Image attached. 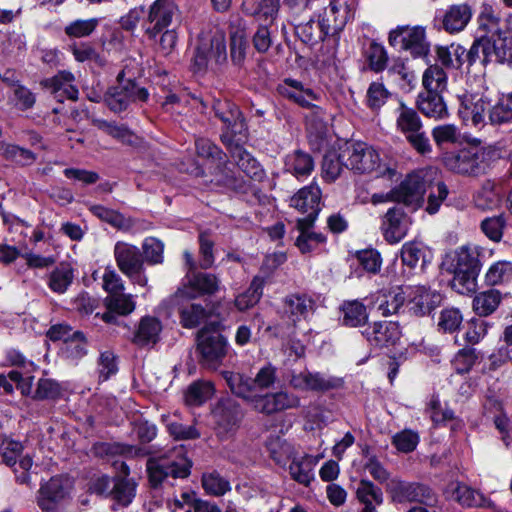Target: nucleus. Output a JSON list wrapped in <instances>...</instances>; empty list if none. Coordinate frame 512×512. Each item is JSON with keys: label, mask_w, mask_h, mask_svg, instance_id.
Here are the masks:
<instances>
[{"label": "nucleus", "mask_w": 512, "mask_h": 512, "mask_svg": "<svg viewBox=\"0 0 512 512\" xmlns=\"http://www.w3.org/2000/svg\"><path fill=\"white\" fill-rule=\"evenodd\" d=\"M136 494V483L128 478H116L110 491V496L118 504L128 506Z\"/></svg>", "instance_id": "obj_49"}, {"label": "nucleus", "mask_w": 512, "mask_h": 512, "mask_svg": "<svg viewBox=\"0 0 512 512\" xmlns=\"http://www.w3.org/2000/svg\"><path fill=\"white\" fill-rule=\"evenodd\" d=\"M490 51L495 62L512 61V36L498 34L490 39Z\"/></svg>", "instance_id": "obj_55"}, {"label": "nucleus", "mask_w": 512, "mask_h": 512, "mask_svg": "<svg viewBox=\"0 0 512 512\" xmlns=\"http://www.w3.org/2000/svg\"><path fill=\"white\" fill-rule=\"evenodd\" d=\"M396 113L397 130L405 136L406 140L419 154L430 153L432 147L426 133L422 130V121L417 112L400 102Z\"/></svg>", "instance_id": "obj_4"}, {"label": "nucleus", "mask_w": 512, "mask_h": 512, "mask_svg": "<svg viewBox=\"0 0 512 512\" xmlns=\"http://www.w3.org/2000/svg\"><path fill=\"white\" fill-rule=\"evenodd\" d=\"M70 489L71 482L68 478L52 477L41 486L37 496V504L43 511L50 512L69 495Z\"/></svg>", "instance_id": "obj_12"}, {"label": "nucleus", "mask_w": 512, "mask_h": 512, "mask_svg": "<svg viewBox=\"0 0 512 512\" xmlns=\"http://www.w3.org/2000/svg\"><path fill=\"white\" fill-rule=\"evenodd\" d=\"M92 123L98 129L124 144L132 145L135 142V135L123 125H117L114 122H107L103 119H93Z\"/></svg>", "instance_id": "obj_52"}, {"label": "nucleus", "mask_w": 512, "mask_h": 512, "mask_svg": "<svg viewBox=\"0 0 512 512\" xmlns=\"http://www.w3.org/2000/svg\"><path fill=\"white\" fill-rule=\"evenodd\" d=\"M343 324L350 327H357L366 323L368 313L363 303L358 300L346 301L342 304Z\"/></svg>", "instance_id": "obj_43"}, {"label": "nucleus", "mask_w": 512, "mask_h": 512, "mask_svg": "<svg viewBox=\"0 0 512 512\" xmlns=\"http://www.w3.org/2000/svg\"><path fill=\"white\" fill-rule=\"evenodd\" d=\"M412 224L411 218L402 209L392 207L382 218L381 231L389 244L399 243L407 235Z\"/></svg>", "instance_id": "obj_14"}, {"label": "nucleus", "mask_w": 512, "mask_h": 512, "mask_svg": "<svg viewBox=\"0 0 512 512\" xmlns=\"http://www.w3.org/2000/svg\"><path fill=\"white\" fill-rule=\"evenodd\" d=\"M445 494L449 499L457 501L462 506L485 507L490 505L482 493L458 481L450 482L445 489Z\"/></svg>", "instance_id": "obj_27"}, {"label": "nucleus", "mask_w": 512, "mask_h": 512, "mask_svg": "<svg viewBox=\"0 0 512 512\" xmlns=\"http://www.w3.org/2000/svg\"><path fill=\"white\" fill-rule=\"evenodd\" d=\"M487 406L495 413L493 421L502 441L506 445H509L512 441V420L506 415V413H504L503 405L500 401L490 399L487 402Z\"/></svg>", "instance_id": "obj_41"}, {"label": "nucleus", "mask_w": 512, "mask_h": 512, "mask_svg": "<svg viewBox=\"0 0 512 512\" xmlns=\"http://www.w3.org/2000/svg\"><path fill=\"white\" fill-rule=\"evenodd\" d=\"M215 115L223 122L225 131L232 140L244 128V119L239 108L229 101H216L213 105Z\"/></svg>", "instance_id": "obj_26"}, {"label": "nucleus", "mask_w": 512, "mask_h": 512, "mask_svg": "<svg viewBox=\"0 0 512 512\" xmlns=\"http://www.w3.org/2000/svg\"><path fill=\"white\" fill-rule=\"evenodd\" d=\"M418 108L426 116L442 119L448 111L440 92H424L418 97Z\"/></svg>", "instance_id": "obj_36"}, {"label": "nucleus", "mask_w": 512, "mask_h": 512, "mask_svg": "<svg viewBox=\"0 0 512 512\" xmlns=\"http://www.w3.org/2000/svg\"><path fill=\"white\" fill-rule=\"evenodd\" d=\"M321 199L320 188L316 184L303 187L290 200V205L298 211L306 214L305 217L297 221L303 225L305 223H314L318 213Z\"/></svg>", "instance_id": "obj_15"}, {"label": "nucleus", "mask_w": 512, "mask_h": 512, "mask_svg": "<svg viewBox=\"0 0 512 512\" xmlns=\"http://www.w3.org/2000/svg\"><path fill=\"white\" fill-rule=\"evenodd\" d=\"M486 282L490 285H497L512 279V262L498 261L490 266L486 275Z\"/></svg>", "instance_id": "obj_61"}, {"label": "nucleus", "mask_w": 512, "mask_h": 512, "mask_svg": "<svg viewBox=\"0 0 512 512\" xmlns=\"http://www.w3.org/2000/svg\"><path fill=\"white\" fill-rule=\"evenodd\" d=\"M408 297L410 310L417 316L429 314L442 300L438 292L423 286L409 288Z\"/></svg>", "instance_id": "obj_21"}, {"label": "nucleus", "mask_w": 512, "mask_h": 512, "mask_svg": "<svg viewBox=\"0 0 512 512\" xmlns=\"http://www.w3.org/2000/svg\"><path fill=\"white\" fill-rule=\"evenodd\" d=\"M342 155L346 156V168L356 173H375L376 177L394 174V170L381 162L379 153L366 143H348L343 147Z\"/></svg>", "instance_id": "obj_3"}, {"label": "nucleus", "mask_w": 512, "mask_h": 512, "mask_svg": "<svg viewBox=\"0 0 512 512\" xmlns=\"http://www.w3.org/2000/svg\"><path fill=\"white\" fill-rule=\"evenodd\" d=\"M148 92L145 88L137 85L119 83L108 89L104 101L108 108L119 113L127 109L129 104L134 101H146Z\"/></svg>", "instance_id": "obj_10"}, {"label": "nucleus", "mask_w": 512, "mask_h": 512, "mask_svg": "<svg viewBox=\"0 0 512 512\" xmlns=\"http://www.w3.org/2000/svg\"><path fill=\"white\" fill-rule=\"evenodd\" d=\"M177 12L178 7L173 0H155L147 16L148 26L145 28V33L148 37L154 39L167 29Z\"/></svg>", "instance_id": "obj_11"}, {"label": "nucleus", "mask_w": 512, "mask_h": 512, "mask_svg": "<svg viewBox=\"0 0 512 512\" xmlns=\"http://www.w3.org/2000/svg\"><path fill=\"white\" fill-rule=\"evenodd\" d=\"M278 92L285 98L295 102L303 108L311 106V103L318 101L320 96L309 87L295 79H285L278 86Z\"/></svg>", "instance_id": "obj_25"}, {"label": "nucleus", "mask_w": 512, "mask_h": 512, "mask_svg": "<svg viewBox=\"0 0 512 512\" xmlns=\"http://www.w3.org/2000/svg\"><path fill=\"white\" fill-rule=\"evenodd\" d=\"M472 17V9L466 4H456L450 6L442 20L443 28L450 34L462 31Z\"/></svg>", "instance_id": "obj_31"}, {"label": "nucleus", "mask_w": 512, "mask_h": 512, "mask_svg": "<svg viewBox=\"0 0 512 512\" xmlns=\"http://www.w3.org/2000/svg\"><path fill=\"white\" fill-rule=\"evenodd\" d=\"M387 491L392 499L398 503L420 502L428 504L432 500L431 490L418 483H410L399 479H392L387 484Z\"/></svg>", "instance_id": "obj_16"}, {"label": "nucleus", "mask_w": 512, "mask_h": 512, "mask_svg": "<svg viewBox=\"0 0 512 512\" xmlns=\"http://www.w3.org/2000/svg\"><path fill=\"white\" fill-rule=\"evenodd\" d=\"M42 85L60 102L78 98L79 91L75 85V77L69 71L58 72L55 76L42 81Z\"/></svg>", "instance_id": "obj_20"}, {"label": "nucleus", "mask_w": 512, "mask_h": 512, "mask_svg": "<svg viewBox=\"0 0 512 512\" xmlns=\"http://www.w3.org/2000/svg\"><path fill=\"white\" fill-rule=\"evenodd\" d=\"M466 59L469 65H473L477 61L483 65L493 62L490 51V38L483 37L474 41L466 54Z\"/></svg>", "instance_id": "obj_57"}, {"label": "nucleus", "mask_w": 512, "mask_h": 512, "mask_svg": "<svg viewBox=\"0 0 512 512\" xmlns=\"http://www.w3.org/2000/svg\"><path fill=\"white\" fill-rule=\"evenodd\" d=\"M271 458L277 464H285L293 457L294 447L280 436L270 437L266 442Z\"/></svg>", "instance_id": "obj_53"}, {"label": "nucleus", "mask_w": 512, "mask_h": 512, "mask_svg": "<svg viewBox=\"0 0 512 512\" xmlns=\"http://www.w3.org/2000/svg\"><path fill=\"white\" fill-rule=\"evenodd\" d=\"M214 394V387L211 382L196 381L187 388L184 399L189 406H200L209 400Z\"/></svg>", "instance_id": "obj_46"}, {"label": "nucleus", "mask_w": 512, "mask_h": 512, "mask_svg": "<svg viewBox=\"0 0 512 512\" xmlns=\"http://www.w3.org/2000/svg\"><path fill=\"white\" fill-rule=\"evenodd\" d=\"M227 60L226 45L222 35L214 36L209 42L201 41L192 59L195 73H203L208 68L214 69Z\"/></svg>", "instance_id": "obj_7"}, {"label": "nucleus", "mask_w": 512, "mask_h": 512, "mask_svg": "<svg viewBox=\"0 0 512 512\" xmlns=\"http://www.w3.org/2000/svg\"><path fill=\"white\" fill-rule=\"evenodd\" d=\"M314 310V301L306 294H291L283 301V312L293 323L306 319Z\"/></svg>", "instance_id": "obj_30"}, {"label": "nucleus", "mask_w": 512, "mask_h": 512, "mask_svg": "<svg viewBox=\"0 0 512 512\" xmlns=\"http://www.w3.org/2000/svg\"><path fill=\"white\" fill-rule=\"evenodd\" d=\"M221 141L229 150L239 169L248 177L257 180L263 177L264 171L259 162L242 146L232 140L228 133H222Z\"/></svg>", "instance_id": "obj_18"}, {"label": "nucleus", "mask_w": 512, "mask_h": 512, "mask_svg": "<svg viewBox=\"0 0 512 512\" xmlns=\"http://www.w3.org/2000/svg\"><path fill=\"white\" fill-rule=\"evenodd\" d=\"M425 192V182L418 174H410L394 188L396 202L413 209L419 208L423 203V195Z\"/></svg>", "instance_id": "obj_19"}, {"label": "nucleus", "mask_w": 512, "mask_h": 512, "mask_svg": "<svg viewBox=\"0 0 512 512\" xmlns=\"http://www.w3.org/2000/svg\"><path fill=\"white\" fill-rule=\"evenodd\" d=\"M351 18L350 7L338 0L330 1L320 16L323 27L328 34L341 31Z\"/></svg>", "instance_id": "obj_24"}, {"label": "nucleus", "mask_w": 512, "mask_h": 512, "mask_svg": "<svg viewBox=\"0 0 512 512\" xmlns=\"http://www.w3.org/2000/svg\"><path fill=\"white\" fill-rule=\"evenodd\" d=\"M105 303L110 312H116L119 315H128L135 309V301L131 294L122 292L116 295L107 296Z\"/></svg>", "instance_id": "obj_59"}, {"label": "nucleus", "mask_w": 512, "mask_h": 512, "mask_svg": "<svg viewBox=\"0 0 512 512\" xmlns=\"http://www.w3.org/2000/svg\"><path fill=\"white\" fill-rule=\"evenodd\" d=\"M217 425L224 431H231L241 420L242 413L238 405L232 401L219 403L213 410Z\"/></svg>", "instance_id": "obj_35"}, {"label": "nucleus", "mask_w": 512, "mask_h": 512, "mask_svg": "<svg viewBox=\"0 0 512 512\" xmlns=\"http://www.w3.org/2000/svg\"><path fill=\"white\" fill-rule=\"evenodd\" d=\"M405 293L400 287L379 291L375 295L374 307L382 316L396 314L403 306Z\"/></svg>", "instance_id": "obj_32"}, {"label": "nucleus", "mask_w": 512, "mask_h": 512, "mask_svg": "<svg viewBox=\"0 0 512 512\" xmlns=\"http://www.w3.org/2000/svg\"><path fill=\"white\" fill-rule=\"evenodd\" d=\"M312 225L313 223L302 225L300 221H297L300 235L296 239V246L303 254L313 251L319 244L325 241V237L321 233L311 231Z\"/></svg>", "instance_id": "obj_47"}, {"label": "nucleus", "mask_w": 512, "mask_h": 512, "mask_svg": "<svg viewBox=\"0 0 512 512\" xmlns=\"http://www.w3.org/2000/svg\"><path fill=\"white\" fill-rule=\"evenodd\" d=\"M489 103L483 98L466 97L460 105L459 116L466 126L480 129L485 125L486 110Z\"/></svg>", "instance_id": "obj_28"}, {"label": "nucleus", "mask_w": 512, "mask_h": 512, "mask_svg": "<svg viewBox=\"0 0 512 512\" xmlns=\"http://www.w3.org/2000/svg\"><path fill=\"white\" fill-rule=\"evenodd\" d=\"M180 323L184 328H195L208 318V311L201 304L185 303L178 308Z\"/></svg>", "instance_id": "obj_40"}, {"label": "nucleus", "mask_w": 512, "mask_h": 512, "mask_svg": "<svg viewBox=\"0 0 512 512\" xmlns=\"http://www.w3.org/2000/svg\"><path fill=\"white\" fill-rule=\"evenodd\" d=\"M289 385L298 391L325 392L337 388L341 381L335 377H329L319 372L308 370L293 373L289 379Z\"/></svg>", "instance_id": "obj_13"}, {"label": "nucleus", "mask_w": 512, "mask_h": 512, "mask_svg": "<svg viewBox=\"0 0 512 512\" xmlns=\"http://www.w3.org/2000/svg\"><path fill=\"white\" fill-rule=\"evenodd\" d=\"M2 155L9 161L25 166L32 164L36 157L34 153L25 148L13 144L2 146Z\"/></svg>", "instance_id": "obj_63"}, {"label": "nucleus", "mask_w": 512, "mask_h": 512, "mask_svg": "<svg viewBox=\"0 0 512 512\" xmlns=\"http://www.w3.org/2000/svg\"><path fill=\"white\" fill-rule=\"evenodd\" d=\"M202 486L206 493L214 496H222L231 488L229 481L217 472L203 474Z\"/></svg>", "instance_id": "obj_60"}, {"label": "nucleus", "mask_w": 512, "mask_h": 512, "mask_svg": "<svg viewBox=\"0 0 512 512\" xmlns=\"http://www.w3.org/2000/svg\"><path fill=\"white\" fill-rule=\"evenodd\" d=\"M368 342L375 347L395 345L400 339L399 326L391 321L375 322L363 332Z\"/></svg>", "instance_id": "obj_22"}, {"label": "nucleus", "mask_w": 512, "mask_h": 512, "mask_svg": "<svg viewBox=\"0 0 512 512\" xmlns=\"http://www.w3.org/2000/svg\"><path fill=\"white\" fill-rule=\"evenodd\" d=\"M184 258L186 264L189 266L187 283L182 288L178 289L175 294V298H196L202 295H211L218 291L220 280L219 278L211 273L194 272L196 264L193 260V256L189 251L184 252Z\"/></svg>", "instance_id": "obj_6"}, {"label": "nucleus", "mask_w": 512, "mask_h": 512, "mask_svg": "<svg viewBox=\"0 0 512 512\" xmlns=\"http://www.w3.org/2000/svg\"><path fill=\"white\" fill-rule=\"evenodd\" d=\"M501 302V294L498 290L490 289L477 294L473 299V310L479 316L492 314Z\"/></svg>", "instance_id": "obj_45"}, {"label": "nucleus", "mask_w": 512, "mask_h": 512, "mask_svg": "<svg viewBox=\"0 0 512 512\" xmlns=\"http://www.w3.org/2000/svg\"><path fill=\"white\" fill-rule=\"evenodd\" d=\"M423 85L426 92H442L446 89L447 75L445 71L437 66H430L423 74Z\"/></svg>", "instance_id": "obj_56"}, {"label": "nucleus", "mask_w": 512, "mask_h": 512, "mask_svg": "<svg viewBox=\"0 0 512 512\" xmlns=\"http://www.w3.org/2000/svg\"><path fill=\"white\" fill-rule=\"evenodd\" d=\"M285 168L297 178L309 175L313 168L314 162L312 157L301 151H296L286 157Z\"/></svg>", "instance_id": "obj_44"}, {"label": "nucleus", "mask_w": 512, "mask_h": 512, "mask_svg": "<svg viewBox=\"0 0 512 512\" xmlns=\"http://www.w3.org/2000/svg\"><path fill=\"white\" fill-rule=\"evenodd\" d=\"M198 350L202 360L209 367L215 368L226 354V340L219 333H208L201 330L198 333Z\"/></svg>", "instance_id": "obj_17"}, {"label": "nucleus", "mask_w": 512, "mask_h": 512, "mask_svg": "<svg viewBox=\"0 0 512 512\" xmlns=\"http://www.w3.org/2000/svg\"><path fill=\"white\" fill-rule=\"evenodd\" d=\"M162 331L161 322L151 316L143 317L132 339L137 346L144 347L154 345L158 340Z\"/></svg>", "instance_id": "obj_34"}, {"label": "nucleus", "mask_w": 512, "mask_h": 512, "mask_svg": "<svg viewBox=\"0 0 512 512\" xmlns=\"http://www.w3.org/2000/svg\"><path fill=\"white\" fill-rule=\"evenodd\" d=\"M192 463L186 456L183 446H177L163 455L152 457L147 461V473L151 486L158 487L168 477L187 478Z\"/></svg>", "instance_id": "obj_2"}, {"label": "nucleus", "mask_w": 512, "mask_h": 512, "mask_svg": "<svg viewBox=\"0 0 512 512\" xmlns=\"http://www.w3.org/2000/svg\"><path fill=\"white\" fill-rule=\"evenodd\" d=\"M61 353L63 357L73 362L83 358L87 353V345L83 334L75 331L72 337L62 344Z\"/></svg>", "instance_id": "obj_51"}, {"label": "nucleus", "mask_w": 512, "mask_h": 512, "mask_svg": "<svg viewBox=\"0 0 512 512\" xmlns=\"http://www.w3.org/2000/svg\"><path fill=\"white\" fill-rule=\"evenodd\" d=\"M222 376L231 391L250 403L257 412L270 415L300 406V398L293 393H263L277 381V369L271 364L260 368L254 378L230 371L222 372Z\"/></svg>", "instance_id": "obj_1"}, {"label": "nucleus", "mask_w": 512, "mask_h": 512, "mask_svg": "<svg viewBox=\"0 0 512 512\" xmlns=\"http://www.w3.org/2000/svg\"><path fill=\"white\" fill-rule=\"evenodd\" d=\"M74 280V269L69 263H60L47 278V286L57 294L65 293Z\"/></svg>", "instance_id": "obj_37"}, {"label": "nucleus", "mask_w": 512, "mask_h": 512, "mask_svg": "<svg viewBox=\"0 0 512 512\" xmlns=\"http://www.w3.org/2000/svg\"><path fill=\"white\" fill-rule=\"evenodd\" d=\"M114 258L119 270L133 283L145 287L148 277L145 274L144 258L140 249L126 242L114 246Z\"/></svg>", "instance_id": "obj_5"}, {"label": "nucleus", "mask_w": 512, "mask_h": 512, "mask_svg": "<svg viewBox=\"0 0 512 512\" xmlns=\"http://www.w3.org/2000/svg\"><path fill=\"white\" fill-rule=\"evenodd\" d=\"M356 499L361 505L360 512H377L383 504L384 497L380 487L367 479H362L357 485Z\"/></svg>", "instance_id": "obj_29"}, {"label": "nucleus", "mask_w": 512, "mask_h": 512, "mask_svg": "<svg viewBox=\"0 0 512 512\" xmlns=\"http://www.w3.org/2000/svg\"><path fill=\"white\" fill-rule=\"evenodd\" d=\"M446 166L459 174L478 175L482 172V161L479 154L471 149H463L445 158Z\"/></svg>", "instance_id": "obj_23"}, {"label": "nucleus", "mask_w": 512, "mask_h": 512, "mask_svg": "<svg viewBox=\"0 0 512 512\" xmlns=\"http://www.w3.org/2000/svg\"><path fill=\"white\" fill-rule=\"evenodd\" d=\"M315 459L310 454L293 456L289 465V474L297 483L308 487L314 480Z\"/></svg>", "instance_id": "obj_33"}, {"label": "nucleus", "mask_w": 512, "mask_h": 512, "mask_svg": "<svg viewBox=\"0 0 512 512\" xmlns=\"http://www.w3.org/2000/svg\"><path fill=\"white\" fill-rule=\"evenodd\" d=\"M388 41L391 46L409 51L414 57L425 56L429 51L425 29L421 26H398L390 31Z\"/></svg>", "instance_id": "obj_8"}, {"label": "nucleus", "mask_w": 512, "mask_h": 512, "mask_svg": "<svg viewBox=\"0 0 512 512\" xmlns=\"http://www.w3.org/2000/svg\"><path fill=\"white\" fill-rule=\"evenodd\" d=\"M99 25V19H76L68 23L65 28V34L70 38H83L90 36Z\"/></svg>", "instance_id": "obj_58"}, {"label": "nucleus", "mask_w": 512, "mask_h": 512, "mask_svg": "<svg viewBox=\"0 0 512 512\" xmlns=\"http://www.w3.org/2000/svg\"><path fill=\"white\" fill-rule=\"evenodd\" d=\"M295 33L297 37L306 44L314 45L328 35L323 27L321 19L317 22L313 19L305 23H301L295 26Z\"/></svg>", "instance_id": "obj_42"}, {"label": "nucleus", "mask_w": 512, "mask_h": 512, "mask_svg": "<svg viewBox=\"0 0 512 512\" xmlns=\"http://www.w3.org/2000/svg\"><path fill=\"white\" fill-rule=\"evenodd\" d=\"M246 33L243 29H236L230 35V58L233 65L242 67L248 49Z\"/></svg>", "instance_id": "obj_48"}, {"label": "nucleus", "mask_w": 512, "mask_h": 512, "mask_svg": "<svg viewBox=\"0 0 512 512\" xmlns=\"http://www.w3.org/2000/svg\"><path fill=\"white\" fill-rule=\"evenodd\" d=\"M195 147L198 156L209 159L216 164L217 173L211 181L217 185L233 186L234 176L227 167L225 154L221 149L206 138H198L195 141Z\"/></svg>", "instance_id": "obj_9"}, {"label": "nucleus", "mask_w": 512, "mask_h": 512, "mask_svg": "<svg viewBox=\"0 0 512 512\" xmlns=\"http://www.w3.org/2000/svg\"><path fill=\"white\" fill-rule=\"evenodd\" d=\"M343 148L327 151L322 161V177L327 182H334L346 167V156Z\"/></svg>", "instance_id": "obj_39"}, {"label": "nucleus", "mask_w": 512, "mask_h": 512, "mask_svg": "<svg viewBox=\"0 0 512 512\" xmlns=\"http://www.w3.org/2000/svg\"><path fill=\"white\" fill-rule=\"evenodd\" d=\"M425 253L426 249L422 243L410 241L402 246L401 259L404 265L413 268L421 259H425Z\"/></svg>", "instance_id": "obj_62"}, {"label": "nucleus", "mask_w": 512, "mask_h": 512, "mask_svg": "<svg viewBox=\"0 0 512 512\" xmlns=\"http://www.w3.org/2000/svg\"><path fill=\"white\" fill-rule=\"evenodd\" d=\"M450 271L480 272V265L475 249L462 246L456 249L450 256Z\"/></svg>", "instance_id": "obj_38"}, {"label": "nucleus", "mask_w": 512, "mask_h": 512, "mask_svg": "<svg viewBox=\"0 0 512 512\" xmlns=\"http://www.w3.org/2000/svg\"><path fill=\"white\" fill-rule=\"evenodd\" d=\"M453 273L451 287L459 294H471L477 289V277L479 272L450 271Z\"/></svg>", "instance_id": "obj_54"}, {"label": "nucleus", "mask_w": 512, "mask_h": 512, "mask_svg": "<svg viewBox=\"0 0 512 512\" xmlns=\"http://www.w3.org/2000/svg\"><path fill=\"white\" fill-rule=\"evenodd\" d=\"M264 280L258 276L254 277L249 288L235 299V306L240 311H244L256 305L263 292Z\"/></svg>", "instance_id": "obj_50"}, {"label": "nucleus", "mask_w": 512, "mask_h": 512, "mask_svg": "<svg viewBox=\"0 0 512 512\" xmlns=\"http://www.w3.org/2000/svg\"><path fill=\"white\" fill-rule=\"evenodd\" d=\"M489 119L492 124L512 123V93L492 107Z\"/></svg>", "instance_id": "obj_64"}]
</instances>
